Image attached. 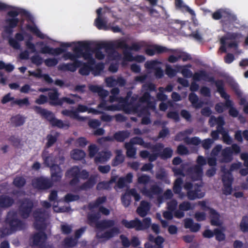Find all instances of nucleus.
I'll use <instances>...</instances> for the list:
<instances>
[{"mask_svg":"<svg viewBox=\"0 0 248 248\" xmlns=\"http://www.w3.org/2000/svg\"><path fill=\"white\" fill-rule=\"evenodd\" d=\"M115 221L113 219H103L98 224V229L105 230L110 228L108 231L102 233L99 238L108 240L119 234L120 232L117 227H114Z\"/></svg>","mask_w":248,"mask_h":248,"instance_id":"obj_1","label":"nucleus"},{"mask_svg":"<svg viewBox=\"0 0 248 248\" xmlns=\"http://www.w3.org/2000/svg\"><path fill=\"white\" fill-rule=\"evenodd\" d=\"M32 216L35 229L37 231H45L46 227V221L49 216L48 212L45 209L37 208L33 212Z\"/></svg>","mask_w":248,"mask_h":248,"instance_id":"obj_2","label":"nucleus"},{"mask_svg":"<svg viewBox=\"0 0 248 248\" xmlns=\"http://www.w3.org/2000/svg\"><path fill=\"white\" fill-rule=\"evenodd\" d=\"M202 186V185L201 184H193L189 182H186L184 188L187 191L186 196L187 198L190 200H194L203 198L205 193L202 191L201 188Z\"/></svg>","mask_w":248,"mask_h":248,"instance_id":"obj_3","label":"nucleus"},{"mask_svg":"<svg viewBox=\"0 0 248 248\" xmlns=\"http://www.w3.org/2000/svg\"><path fill=\"white\" fill-rule=\"evenodd\" d=\"M17 212L22 218L27 219L34 208L33 201L29 198H24L18 201Z\"/></svg>","mask_w":248,"mask_h":248,"instance_id":"obj_4","label":"nucleus"},{"mask_svg":"<svg viewBox=\"0 0 248 248\" xmlns=\"http://www.w3.org/2000/svg\"><path fill=\"white\" fill-rule=\"evenodd\" d=\"M5 222L9 225L12 232L21 230L25 228V223L17 218L16 212L14 211L7 213Z\"/></svg>","mask_w":248,"mask_h":248,"instance_id":"obj_5","label":"nucleus"},{"mask_svg":"<svg viewBox=\"0 0 248 248\" xmlns=\"http://www.w3.org/2000/svg\"><path fill=\"white\" fill-rule=\"evenodd\" d=\"M97 177L96 174L91 175L89 177V173L86 170L80 171V177L83 180H88L79 186V189L87 190L92 188L96 183Z\"/></svg>","mask_w":248,"mask_h":248,"instance_id":"obj_6","label":"nucleus"},{"mask_svg":"<svg viewBox=\"0 0 248 248\" xmlns=\"http://www.w3.org/2000/svg\"><path fill=\"white\" fill-rule=\"evenodd\" d=\"M78 45L74 47V51L78 53L79 58L83 57L86 60L91 58L92 51L91 44L88 42H78Z\"/></svg>","mask_w":248,"mask_h":248,"instance_id":"obj_7","label":"nucleus"},{"mask_svg":"<svg viewBox=\"0 0 248 248\" xmlns=\"http://www.w3.org/2000/svg\"><path fill=\"white\" fill-rule=\"evenodd\" d=\"M115 47V44L111 43L101 42L96 44L93 51L95 53V57L96 59L101 60L104 59L105 55L101 51L102 49H105L106 52L109 51H114Z\"/></svg>","mask_w":248,"mask_h":248,"instance_id":"obj_8","label":"nucleus"},{"mask_svg":"<svg viewBox=\"0 0 248 248\" xmlns=\"http://www.w3.org/2000/svg\"><path fill=\"white\" fill-rule=\"evenodd\" d=\"M145 45V43L144 41H140L137 43H134L129 46L127 44V41L124 39L119 40L115 43L116 48L125 49L135 51H139Z\"/></svg>","mask_w":248,"mask_h":248,"instance_id":"obj_9","label":"nucleus"},{"mask_svg":"<svg viewBox=\"0 0 248 248\" xmlns=\"http://www.w3.org/2000/svg\"><path fill=\"white\" fill-rule=\"evenodd\" d=\"M216 87L217 92L220 94V96L225 99V103H224V107H233L232 101L230 99V96L225 91V84L222 79H217L216 83Z\"/></svg>","mask_w":248,"mask_h":248,"instance_id":"obj_10","label":"nucleus"},{"mask_svg":"<svg viewBox=\"0 0 248 248\" xmlns=\"http://www.w3.org/2000/svg\"><path fill=\"white\" fill-rule=\"evenodd\" d=\"M61 47L52 48L48 46H45L41 47L40 52L42 54H48L54 56H58L66 51L62 48H67L71 46L70 43H62L60 45Z\"/></svg>","mask_w":248,"mask_h":248,"instance_id":"obj_11","label":"nucleus"},{"mask_svg":"<svg viewBox=\"0 0 248 248\" xmlns=\"http://www.w3.org/2000/svg\"><path fill=\"white\" fill-rule=\"evenodd\" d=\"M39 231V232L35 233L32 237L33 245L39 246V248H53L51 245H44L47 239V235L44 231Z\"/></svg>","mask_w":248,"mask_h":248,"instance_id":"obj_12","label":"nucleus"},{"mask_svg":"<svg viewBox=\"0 0 248 248\" xmlns=\"http://www.w3.org/2000/svg\"><path fill=\"white\" fill-rule=\"evenodd\" d=\"M21 13L23 15H26L27 11L23 9H20L19 11L16 10H12L8 12L7 16L11 17V18H7L5 20V22L8 24V26L11 28H15L18 25L19 20L16 17Z\"/></svg>","mask_w":248,"mask_h":248,"instance_id":"obj_13","label":"nucleus"},{"mask_svg":"<svg viewBox=\"0 0 248 248\" xmlns=\"http://www.w3.org/2000/svg\"><path fill=\"white\" fill-rule=\"evenodd\" d=\"M80 173V169L77 166L72 167L66 172V176L69 178H72V179L69 181V185L71 186H76L79 183Z\"/></svg>","mask_w":248,"mask_h":248,"instance_id":"obj_14","label":"nucleus"},{"mask_svg":"<svg viewBox=\"0 0 248 248\" xmlns=\"http://www.w3.org/2000/svg\"><path fill=\"white\" fill-rule=\"evenodd\" d=\"M222 182L223 184V193L226 195H231L232 191V184L233 180L232 175L230 172L222 176Z\"/></svg>","mask_w":248,"mask_h":248,"instance_id":"obj_15","label":"nucleus"},{"mask_svg":"<svg viewBox=\"0 0 248 248\" xmlns=\"http://www.w3.org/2000/svg\"><path fill=\"white\" fill-rule=\"evenodd\" d=\"M32 184L34 187L38 189L45 190L51 187L53 183L47 178L40 177L33 180Z\"/></svg>","mask_w":248,"mask_h":248,"instance_id":"obj_16","label":"nucleus"},{"mask_svg":"<svg viewBox=\"0 0 248 248\" xmlns=\"http://www.w3.org/2000/svg\"><path fill=\"white\" fill-rule=\"evenodd\" d=\"M33 109L35 112L41 116L48 121L51 124L56 118L54 114L50 111L43 108L39 106H34Z\"/></svg>","mask_w":248,"mask_h":248,"instance_id":"obj_17","label":"nucleus"},{"mask_svg":"<svg viewBox=\"0 0 248 248\" xmlns=\"http://www.w3.org/2000/svg\"><path fill=\"white\" fill-rule=\"evenodd\" d=\"M82 62L79 60L73 61V62H69L67 63L60 64L58 66V69L62 71H70L72 72H75L77 68L82 65Z\"/></svg>","mask_w":248,"mask_h":248,"instance_id":"obj_18","label":"nucleus"},{"mask_svg":"<svg viewBox=\"0 0 248 248\" xmlns=\"http://www.w3.org/2000/svg\"><path fill=\"white\" fill-rule=\"evenodd\" d=\"M170 51L173 52L174 50L157 45H154L151 48H147L145 49L146 54L150 56H154L155 54H160Z\"/></svg>","mask_w":248,"mask_h":248,"instance_id":"obj_19","label":"nucleus"},{"mask_svg":"<svg viewBox=\"0 0 248 248\" xmlns=\"http://www.w3.org/2000/svg\"><path fill=\"white\" fill-rule=\"evenodd\" d=\"M51 182H58L61 180L62 176V170L59 165H53L50 169Z\"/></svg>","mask_w":248,"mask_h":248,"instance_id":"obj_20","label":"nucleus"},{"mask_svg":"<svg viewBox=\"0 0 248 248\" xmlns=\"http://www.w3.org/2000/svg\"><path fill=\"white\" fill-rule=\"evenodd\" d=\"M192 77L194 81H199L202 79L214 83L215 85L217 81V80L215 79L213 77H209V75L204 70H200L199 72H195Z\"/></svg>","mask_w":248,"mask_h":248,"instance_id":"obj_21","label":"nucleus"},{"mask_svg":"<svg viewBox=\"0 0 248 248\" xmlns=\"http://www.w3.org/2000/svg\"><path fill=\"white\" fill-rule=\"evenodd\" d=\"M101 217L99 212L88 213L87 216V222L88 224L92 227L98 229V224L99 223V219Z\"/></svg>","mask_w":248,"mask_h":248,"instance_id":"obj_22","label":"nucleus"},{"mask_svg":"<svg viewBox=\"0 0 248 248\" xmlns=\"http://www.w3.org/2000/svg\"><path fill=\"white\" fill-rule=\"evenodd\" d=\"M89 89L93 93H97L98 95L103 100V102L100 104V106L106 104L104 99L108 95V91L104 89L100 86L94 85H90Z\"/></svg>","mask_w":248,"mask_h":248,"instance_id":"obj_23","label":"nucleus"},{"mask_svg":"<svg viewBox=\"0 0 248 248\" xmlns=\"http://www.w3.org/2000/svg\"><path fill=\"white\" fill-rule=\"evenodd\" d=\"M162 192V190L161 188L156 185L151 186L149 189L144 187L142 190V193L150 198H153L154 195H159Z\"/></svg>","mask_w":248,"mask_h":248,"instance_id":"obj_24","label":"nucleus"},{"mask_svg":"<svg viewBox=\"0 0 248 248\" xmlns=\"http://www.w3.org/2000/svg\"><path fill=\"white\" fill-rule=\"evenodd\" d=\"M128 110L129 112H132L133 113H138L139 116H141L142 115L148 114L150 115V112H149L147 108L143 107L140 108V105L139 104H130L128 105Z\"/></svg>","mask_w":248,"mask_h":248,"instance_id":"obj_25","label":"nucleus"},{"mask_svg":"<svg viewBox=\"0 0 248 248\" xmlns=\"http://www.w3.org/2000/svg\"><path fill=\"white\" fill-rule=\"evenodd\" d=\"M60 94L57 89H53L52 92L48 93V96L50 100L49 104L51 106H62L61 98H59Z\"/></svg>","mask_w":248,"mask_h":248,"instance_id":"obj_26","label":"nucleus"},{"mask_svg":"<svg viewBox=\"0 0 248 248\" xmlns=\"http://www.w3.org/2000/svg\"><path fill=\"white\" fill-rule=\"evenodd\" d=\"M220 23L221 25L222 30L224 31H227L232 30L235 28L234 25L240 24L239 20L237 19L236 16H235V19L225 20L224 19L220 20Z\"/></svg>","mask_w":248,"mask_h":248,"instance_id":"obj_27","label":"nucleus"},{"mask_svg":"<svg viewBox=\"0 0 248 248\" xmlns=\"http://www.w3.org/2000/svg\"><path fill=\"white\" fill-rule=\"evenodd\" d=\"M121 223L127 229L135 228L136 231H140L139 228L141 226V221L138 218L130 221L123 219L121 221Z\"/></svg>","mask_w":248,"mask_h":248,"instance_id":"obj_28","label":"nucleus"},{"mask_svg":"<svg viewBox=\"0 0 248 248\" xmlns=\"http://www.w3.org/2000/svg\"><path fill=\"white\" fill-rule=\"evenodd\" d=\"M133 175L131 172L128 173L124 177H121L119 178L117 183V186L120 188H123L126 186V184H130L132 182Z\"/></svg>","mask_w":248,"mask_h":248,"instance_id":"obj_29","label":"nucleus"},{"mask_svg":"<svg viewBox=\"0 0 248 248\" xmlns=\"http://www.w3.org/2000/svg\"><path fill=\"white\" fill-rule=\"evenodd\" d=\"M150 209L149 202L145 201H142L140 206L137 209V212L140 217H143L147 215Z\"/></svg>","mask_w":248,"mask_h":248,"instance_id":"obj_30","label":"nucleus"},{"mask_svg":"<svg viewBox=\"0 0 248 248\" xmlns=\"http://www.w3.org/2000/svg\"><path fill=\"white\" fill-rule=\"evenodd\" d=\"M147 239L149 242L155 244L154 248H163V244L165 239L162 236L157 235L156 237H155L153 234H150L148 235Z\"/></svg>","mask_w":248,"mask_h":248,"instance_id":"obj_31","label":"nucleus"},{"mask_svg":"<svg viewBox=\"0 0 248 248\" xmlns=\"http://www.w3.org/2000/svg\"><path fill=\"white\" fill-rule=\"evenodd\" d=\"M14 203V200L11 197L5 195H0V207L7 208L12 206Z\"/></svg>","mask_w":248,"mask_h":248,"instance_id":"obj_32","label":"nucleus"},{"mask_svg":"<svg viewBox=\"0 0 248 248\" xmlns=\"http://www.w3.org/2000/svg\"><path fill=\"white\" fill-rule=\"evenodd\" d=\"M23 35L19 32L16 33L15 35V39L10 37L8 40V43L10 46L15 49H19L20 46L17 41H22L24 40Z\"/></svg>","mask_w":248,"mask_h":248,"instance_id":"obj_33","label":"nucleus"},{"mask_svg":"<svg viewBox=\"0 0 248 248\" xmlns=\"http://www.w3.org/2000/svg\"><path fill=\"white\" fill-rule=\"evenodd\" d=\"M114 140L117 142H123L130 136L128 130H121L115 132L114 134Z\"/></svg>","mask_w":248,"mask_h":248,"instance_id":"obj_34","label":"nucleus"},{"mask_svg":"<svg viewBox=\"0 0 248 248\" xmlns=\"http://www.w3.org/2000/svg\"><path fill=\"white\" fill-rule=\"evenodd\" d=\"M188 100L193 107L196 108H201L203 105V102L199 100L198 95L194 93L189 94Z\"/></svg>","mask_w":248,"mask_h":248,"instance_id":"obj_35","label":"nucleus"},{"mask_svg":"<svg viewBox=\"0 0 248 248\" xmlns=\"http://www.w3.org/2000/svg\"><path fill=\"white\" fill-rule=\"evenodd\" d=\"M208 210L209 211L211 224L213 226L219 225V214L216 210L211 207H208Z\"/></svg>","mask_w":248,"mask_h":248,"instance_id":"obj_36","label":"nucleus"},{"mask_svg":"<svg viewBox=\"0 0 248 248\" xmlns=\"http://www.w3.org/2000/svg\"><path fill=\"white\" fill-rule=\"evenodd\" d=\"M143 92L142 96L139 98V102L141 103H146L148 108H155L154 103L151 101L152 96L150 93L147 92Z\"/></svg>","mask_w":248,"mask_h":248,"instance_id":"obj_37","label":"nucleus"},{"mask_svg":"<svg viewBox=\"0 0 248 248\" xmlns=\"http://www.w3.org/2000/svg\"><path fill=\"white\" fill-rule=\"evenodd\" d=\"M175 6L177 9H180L183 12H187L192 16H195L194 11L188 6L183 3L182 0H175Z\"/></svg>","mask_w":248,"mask_h":248,"instance_id":"obj_38","label":"nucleus"},{"mask_svg":"<svg viewBox=\"0 0 248 248\" xmlns=\"http://www.w3.org/2000/svg\"><path fill=\"white\" fill-rule=\"evenodd\" d=\"M183 181L181 178H177L173 184V191L175 194H178L181 198H183L184 194L182 192V184Z\"/></svg>","mask_w":248,"mask_h":248,"instance_id":"obj_39","label":"nucleus"},{"mask_svg":"<svg viewBox=\"0 0 248 248\" xmlns=\"http://www.w3.org/2000/svg\"><path fill=\"white\" fill-rule=\"evenodd\" d=\"M222 158L221 162L223 163H229L232 161L233 159L232 154L231 147L224 148L221 153Z\"/></svg>","mask_w":248,"mask_h":248,"instance_id":"obj_40","label":"nucleus"},{"mask_svg":"<svg viewBox=\"0 0 248 248\" xmlns=\"http://www.w3.org/2000/svg\"><path fill=\"white\" fill-rule=\"evenodd\" d=\"M110 155L111 154L109 152H100L95 157L94 161L96 163H104L108 160Z\"/></svg>","mask_w":248,"mask_h":248,"instance_id":"obj_41","label":"nucleus"},{"mask_svg":"<svg viewBox=\"0 0 248 248\" xmlns=\"http://www.w3.org/2000/svg\"><path fill=\"white\" fill-rule=\"evenodd\" d=\"M42 157L44 160V163L46 166L50 169L53 165H56L55 160L53 156L50 154H48L47 152H43L42 154Z\"/></svg>","mask_w":248,"mask_h":248,"instance_id":"obj_42","label":"nucleus"},{"mask_svg":"<svg viewBox=\"0 0 248 248\" xmlns=\"http://www.w3.org/2000/svg\"><path fill=\"white\" fill-rule=\"evenodd\" d=\"M61 113L63 115L69 117L72 119L80 121H82L84 119L83 117L80 116L76 111L65 109L62 110Z\"/></svg>","mask_w":248,"mask_h":248,"instance_id":"obj_43","label":"nucleus"},{"mask_svg":"<svg viewBox=\"0 0 248 248\" xmlns=\"http://www.w3.org/2000/svg\"><path fill=\"white\" fill-rule=\"evenodd\" d=\"M203 174L202 168L201 166L196 165L193 168L192 179L194 180H200L202 179Z\"/></svg>","mask_w":248,"mask_h":248,"instance_id":"obj_44","label":"nucleus"},{"mask_svg":"<svg viewBox=\"0 0 248 248\" xmlns=\"http://www.w3.org/2000/svg\"><path fill=\"white\" fill-rule=\"evenodd\" d=\"M107 201V197L105 196L97 198L96 200L93 202H91L88 204V208L90 210H92L94 208L99 207L101 204H103Z\"/></svg>","mask_w":248,"mask_h":248,"instance_id":"obj_45","label":"nucleus"},{"mask_svg":"<svg viewBox=\"0 0 248 248\" xmlns=\"http://www.w3.org/2000/svg\"><path fill=\"white\" fill-rule=\"evenodd\" d=\"M94 24L99 30H104L105 31L109 30V25H107V21L102 17H97L95 19Z\"/></svg>","mask_w":248,"mask_h":248,"instance_id":"obj_46","label":"nucleus"},{"mask_svg":"<svg viewBox=\"0 0 248 248\" xmlns=\"http://www.w3.org/2000/svg\"><path fill=\"white\" fill-rule=\"evenodd\" d=\"M11 122L16 127L20 126L25 123V118L20 114H17L11 117Z\"/></svg>","mask_w":248,"mask_h":248,"instance_id":"obj_47","label":"nucleus"},{"mask_svg":"<svg viewBox=\"0 0 248 248\" xmlns=\"http://www.w3.org/2000/svg\"><path fill=\"white\" fill-rule=\"evenodd\" d=\"M128 142L132 145H140L145 148H149L150 145V143L145 142L143 139L139 137H135L131 139L130 141Z\"/></svg>","mask_w":248,"mask_h":248,"instance_id":"obj_48","label":"nucleus"},{"mask_svg":"<svg viewBox=\"0 0 248 248\" xmlns=\"http://www.w3.org/2000/svg\"><path fill=\"white\" fill-rule=\"evenodd\" d=\"M71 156L74 160H81L85 157V153L82 150L74 149L71 152Z\"/></svg>","mask_w":248,"mask_h":248,"instance_id":"obj_49","label":"nucleus"},{"mask_svg":"<svg viewBox=\"0 0 248 248\" xmlns=\"http://www.w3.org/2000/svg\"><path fill=\"white\" fill-rule=\"evenodd\" d=\"M26 27L27 30H29L31 32L36 35L37 37L41 39L44 38V34L40 31L35 24H27Z\"/></svg>","mask_w":248,"mask_h":248,"instance_id":"obj_50","label":"nucleus"},{"mask_svg":"<svg viewBox=\"0 0 248 248\" xmlns=\"http://www.w3.org/2000/svg\"><path fill=\"white\" fill-rule=\"evenodd\" d=\"M124 160V157L122 154L121 150H118L116 155L112 161L111 165L112 166H117L122 164Z\"/></svg>","mask_w":248,"mask_h":248,"instance_id":"obj_51","label":"nucleus"},{"mask_svg":"<svg viewBox=\"0 0 248 248\" xmlns=\"http://www.w3.org/2000/svg\"><path fill=\"white\" fill-rule=\"evenodd\" d=\"M79 69V73L82 76H88L89 75L91 70H93V67L86 62H83L82 65Z\"/></svg>","mask_w":248,"mask_h":248,"instance_id":"obj_52","label":"nucleus"},{"mask_svg":"<svg viewBox=\"0 0 248 248\" xmlns=\"http://www.w3.org/2000/svg\"><path fill=\"white\" fill-rule=\"evenodd\" d=\"M124 148L126 150V155L129 157H134L136 154V149L128 142L124 144Z\"/></svg>","mask_w":248,"mask_h":248,"instance_id":"obj_53","label":"nucleus"},{"mask_svg":"<svg viewBox=\"0 0 248 248\" xmlns=\"http://www.w3.org/2000/svg\"><path fill=\"white\" fill-rule=\"evenodd\" d=\"M159 157L165 160L168 158H170L173 154V150L170 147L165 148L162 152L159 153Z\"/></svg>","mask_w":248,"mask_h":248,"instance_id":"obj_54","label":"nucleus"},{"mask_svg":"<svg viewBox=\"0 0 248 248\" xmlns=\"http://www.w3.org/2000/svg\"><path fill=\"white\" fill-rule=\"evenodd\" d=\"M26 183V179L21 176H16L14 179L13 184L17 188H21L23 187Z\"/></svg>","mask_w":248,"mask_h":248,"instance_id":"obj_55","label":"nucleus"},{"mask_svg":"<svg viewBox=\"0 0 248 248\" xmlns=\"http://www.w3.org/2000/svg\"><path fill=\"white\" fill-rule=\"evenodd\" d=\"M130 195L129 194V190L127 189L125 192L122 195L121 201L123 205L125 207H127L131 202Z\"/></svg>","mask_w":248,"mask_h":248,"instance_id":"obj_56","label":"nucleus"},{"mask_svg":"<svg viewBox=\"0 0 248 248\" xmlns=\"http://www.w3.org/2000/svg\"><path fill=\"white\" fill-rule=\"evenodd\" d=\"M63 245L66 247L72 248L77 245L78 241L72 237H67L63 240Z\"/></svg>","mask_w":248,"mask_h":248,"instance_id":"obj_57","label":"nucleus"},{"mask_svg":"<svg viewBox=\"0 0 248 248\" xmlns=\"http://www.w3.org/2000/svg\"><path fill=\"white\" fill-rule=\"evenodd\" d=\"M239 227L242 232H248V217L247 216H244L242 217Z\"/></svg>","mask_w":248,"mask_h":248,"instance_id":"obj_58","label":"nucleus"},{"mask_svg":"<svg viewBox=\"0 0 248 248\" xmlns=\"http://www.w3.org/2000/svg\"><path fill=\"white\" fill-rule=\"evenodd\" d=\"M58 135H52L51 134H48L46 136V140H47L46 146V148H50L53 146L57 141Z\"/></svg>","mask_w":248,"mask_h":248,"instance_id":"obj_59","label":"nucleus"},{"mask_svg":"<svg viewBox=\"0 0 248 248\" xmlns=\"http://www.w3.org/2000/svg\"><path fill=\"white\" fill-rule=\"evenodd\" d=\"M142 92H147L151 93V92L156 91V87L154 83L149 82L143 84L141 88Z\"/></svg>","mask_w":248,"mask_h":248,"instance_id":"obj_60","label":"nucleus"},{"mask_svg":"<svg viewBox=\"0 0 248 248\" xmlns=\"http://www.w3.org/2000/svg\"><path fill=\"white\" fill-rule=\"evenodd\" d=\"M74 54L70 52H67L63 55V58L65 60H70L71 61H74L78 60V59L79 58L78 53L74 51V47L73 49Z\"/></svg>","mask_w":248,"mask_h":248,"instance_id":"obj_61","label":"nucleus"},{"mask_svg":"<svg viewBox=\"0 0 248 248\" xmlns=\"http://www.w3.org/2000/svg\"><path fill=\"white\" fill-rule=\"evenodd\" d=\"M30 102L29 99L27 97L23 99H16L11 103V106H13L15 105H17L19 107H21L23 105L28 106Z\"/></svg>","mask_w":248,"mask_h":248,"instance_id":"obj_62","label":"nucleus"},{"mask_svg":"<svg viewBox=\"0 0 248 248\" xmlns=\"http://www.w3.org/2000/svg\"><path fill=\"white\" fill-rule=\"evenodd\" d=\"M151 224V219L150 217H145L141 221V226L140 227V231L145 230L148 229Z\"/></svg>","mask_w":248,"mask_h":248,"instance_id":"obj_63","label":"nucleus"},{"mask_svg":"<svg viewBox=\"0 0 248 248\" xmlns=\"http://www.w3.org/2000/svg\"><path fill=\"white\" fill-rule=\"evenodd\" d=\"M226 10L219 9L212 14V18L216 20L222 19Z\"/></svg>","mask_w":248,"mask_h":248,"instance_id":"obj_64","label":"nucleus"}]
</instances>
